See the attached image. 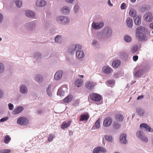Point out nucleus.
<instances>
[{"label": "nucleus", "instance_id": "f257e3e1", "mask_svg": "<svg viewBox=\"0 0 153 153\" xmlns=\"http://www.w3.org/2000/svg\"><path fill=\"white\" fill-rule=\"evenodd\" d=\"M82 48V46L79 45H74L72 46L70 50L71 54H74L76 51H77L76 56L79 58H82L84 56V52L81 51H79Z\"/></svg>", "mask_w": 153, "mask_h": 153}, {"label": "nucleus", "instance_id": "f03ea898", "mask_svg": "<svg viewBox=\"0 0 153 153\" xmlns=\"http://www.w3.org/2000/svg\"><path fill=\"white\" fill-rule=\"evenodd\" d=\"M146 28L142 26L138 27L136 29V36L138 38V40L141 41L147 39V37L143 33V32L146 31Z\"/></svg>", "mask_w": 153, "mask_h": 153}, {"label": "nucleus", "instance_id": "7ed1b4c3", "mask_svg": "<svg viewBox=\"0 0 153 153\" xmlns=\"http://www.w3.org/2000/svg\"><path fill=\"white\" fill-rule=\"evenodd\" d=\"M17 123L21 125H25L28 123V120L26 117H22L19 118L17 121Z\"/></svg>", "mask_w": 153, "mask_h": 153}, {"label": "nucleus", "instance_id": "20e7f679", "mask_svg": "<svg viewBox=\"0 0 153 153\" xmlns=\"http://www.w3.org/2000/svg\"><path fill=\"white\" fill-rule=\"evenodd\" d=\"M90 98L92 100L98 102L101 100V97L97 93H92L90 94Z\"/></svg>", "mask_w": 153, "mask_h": 153}, {"label": "nucleus", "instance_id": "39448f33", "mask_svg": "<svg viewBox=\"0 0 153 153\" xmlns=\"http://www.w3.org/2000/svg\"><path fill=\"white\" fill-rule=\"evenodd\" d=\"M144 20L147 22H150L152 20L153 16L152 13L149 12L146 13L144 16Z\"/></svg>", "mask_w": 153, "mask_h": 153}, {"label": "nucleus", "instance_id": "423d86ee", "mask_svg": "<svg viewBox=\"0 0 153 153\" xmlns=\"http://www.w3.org/2000/svg\"><path fill=\"white\" fill-rule=\"evenodd\" d=\"M112 122V120L111 118L109 117H107L103 121V125L105 127H108L111 125Z\"/></svg>", "mask_w": 153, "mask_h": 153}, {"label": "nucleus", "instance_id": "0eeeda50", "mask_svg": "<svg viewBox=\"0 0 153 153\" xmlns=\"http://www.w3.org/2000/svg\"><path fill=\"white\" fill-rule=\"evenodd\" d=\"M104 25L103 22L100 23L93 22L92 25V27L95 30H98L102 28Z\"/></svg>", "mask_w": 153, "mask_h": 153}, {"label": "nucleus", "instance_id": "6e6552de", "mask_svg": "<svg viewBox=\"0 0 153 153\" xmlns=\"http://www.w3.org/2000/svg\"><path fill=\"white\" fill-rule=\"evenodd\" d=\"M143 133L140 131H137L136 134L137 137L140 138L143 141L147 142L148 141L147 138L143 134Z\"/></svg>", "mask_w": 153, "mask_h": 153}, {"label": "nucleus", "instance_id": "1a4fd4ad", "mask_svg": "<svg viewBox=\"0 0 153 153\" xmlns=\"http://www.w3.org/2000/svg\"><path fill=\"white\" fill-rule=\"evenodd\" d=\"M106 152V150L104 148L101 147H99L95 148L93 151V153H99L100 152Z\"/></svg>", "mask_w": 153, "mask_h": 153}, {"label": "nucleus", "instance_id": "9d476101", "mask_svg": "<svg viewBox=\"0 0 153 153\" xmlns=\"http://www.w3.org/2000/svg\"><path fill=\"white\" fill-rule=\"evenodd\" d=\"M96 84L92 82H87L85 84V87L90 90L92 89L95 85Z\"/></svg>", "mask_w": 153, "mask_h": 153}, {"label": "nucleus", "instance_id": "9b49d317", "mask_svg": "<svg viewBox=\"0 0 153 153\" xmlns=\"http://www.w3.org/2000/svg\"><path fill=\"white\" fill-rule=\"evenodd\" d=\"M140 127L144 128L149 132H152L153 129L146 124L143 123L140 125Z\"/></svg>", "mask_w": 153, "mask_h": 153}, {"label": "nucleus", "instance_id": "f8f14e48", "mask_svg": "<svg viewBox=\"0 0 153 153\" xmlns=\"http://www.w3.org/2000/svg\"><path fill=\"white\" fill-rule=\"evenodd\" d=\"M102 70L105 73L109 74L111 72L112 69L108 66H105L103 68Z\"/></svg>", "mask_w": 153, "mask_h": 153}, {"label": "nucleus", "instance_id": "ddd939ff", "mask_svg": "<svg viewBox=\"0 0 153 153\" xmlns=\"http://www.w3.org/2000/svg\"><path fill=\"white\" fill-rule=\"evenodd\" d=\"M115 119L119 122H122L124 119V116L123 115L117 113L115 115Z\"/></svg>", "mask_w": 153, "mask_h": 153}, {"label": "nucleus", "instance_id": "4468645a", "mask_svg": "<svg viewBox=\"0 0 153 153\" xmlns=\"http://www.w3.org/2000/svg\"><path fill=\"white\" fill-rule=\"evenodd\" d=\"M63 72L62 71H58L55 74L54 76V79L56 80L59 79L62 77Z\"/></svg>", "mask_w": 153, "mask_h": 153}, {"label": "nucleus", "instance_id": "2eb2a0df", "mask_svg": "<svg viewBox=\"0 0 153 153\" xmlns=\"http://www.w3.org/2000/svg\"><path fill=\"white\" fill-rule=\"evenodd\" d=\"M126 21L128 27L129 28H132L133 24L132 19L130 18H128Z\"/></svg>", "mask_w": 153, "mask_h": 153}, {"label": "nucleus", "instance_id": "dca6fc26", "mask_svg": "<svg viewBox=\"0 0 153 153\" xmlns=\"http://www.w3.org/2000/svg\"><path fill=\"white\" fill-rule=\"evenodd\" d=\"M24 109L23 107L19 106L17 108H15L13 111V114H18L21 112Z\"/></svg>", "mask_w": 153, "mask_h": 153}, {"label": "nucleus", "instance_id": "f3484780", "mask_svg": "<svg viewBox=\"0 0 153 153\" xmlns=\"http://www.w3.org/2000/svg\"><path fill=\"white\" fill-rule=\"evenodd\" d=\"M126 135L125 134H122L120 136V140L121 143L126 144L127 143L126 138Z\"/></svg>", "mask_w": 153, "mask_h": 153}, {"label": "nucleus", "instance_id": "a211bd4d", "mask_svg": "<svg viewBox=\"0 0 153 153\" xmlns=\"http://www.w3.org/2000/svg\"><path fill=\"white\" fill-rule=\"evenodd\" d=\"M73 96L71 95H69L63 100V102L65 103H69L72 100Z\"/></svg>", "mask_w": 153, "mask_h": 153}, {"label": "nucleus", "instance_id": "6ab92c4d", "mask_svg": "<svg viewBox=\"0 0 153 153\" xmlns=\"http://www.w3.org/2000/svg\"><path fill=\"white\" fill-rule=\"evenodd\" d=\"M120 62L118 60H114L112 63V67L114 68H118L120 64Z\"/></svg>", "mask_w": 153, "mask_h": 153}, {"label": "nucleus", "instance_id": "aec40b11", "mask_svg": "<svg viewBox=\"0 0 153 153\" xmlns=\"http://www.w3.org/2000/svg\"><path fill=\"white\" fill-rule=\"evenodd\" d=\"M46 4V2L43 0H38L36 2L37 6L38 7H43Z\"/></svg>", "mask_w": 153, "mask_h": 153}, {"label": "nucleus", "instance_id": "412c9836", "mask_svg": "<svg viewBox=\"0 0 153 153\" xmlns=\"http://www.w3.org/2000/svg\"><path fill=\"white\" fill-rule=\"evenodd\" d=\"M100 119H98L96 121L95 124L93 126L92 129L94 130L97 129L99 128L100 126Z\"/></svg>", "mask_w": 153, "mask_h": 153}, {"label": "nucleus", "instance_id": "4be33fe9", "mask_svg": "<svg viewBox=\"0 0 153 153\" xmlns=\"http://www.w3.org/2000/svg\"><path fill=\"white\" fill-rule=\"evenodd\" d=\"M20 92L23 94H25L27 92V87L25 85H22L20 88Z\"/></svg>", "mask_w": 153, "mask_h": 153}, {"label": "nucleus", "instance_id": "5701e85b", "mask_svg": "<svg viewBox=\"0 0 153 153\" xmlns=\"http://www.w3.org/2000/svg\"><path fill=\"white\" fill-rule=\"evenodd\" d=\"M141 16H137L134 19V22L135 24L139 25L141 23Z\"/></svg>", "mask_w": 153, "mask_h": 153}, {"label": "nucleus", "instance_id": "b1692460", "mask_svg": "<svg viewBox=\"0 0 153 153\" xmlns=\"http://www.w3.org/2000/svg\"><path fill=\"white\" fill-rule=\"evenodd\" d=\"M26 16L29 17H34L35 16V14L33 11L30 10H27L25 12Z\"/></svg>", "mask_w": 153, "mask_h": 153}, {"label": "nucleus", "instance_id": "393cba45", "mask_svg": "<svg viewBox=\"0 0 153 153\" xmlns=\"http://www.w3.org/2000/svg\"><path fill=\"white\" fill-rule=\"evenodd\" d=\"M145 71L143 70H140L137 71L135 74L134 76L136 77H139L143 75Z\"/></svg>", "mask_w": 153, "mask_h": 153}, {"label": "nucleus", "instance_id": "a878e982", "mask_svg": "<svg viewBox=\"0 0 153 153\" xmlns=\"http://www.w3.org/2000/svg\"><path fill=\"white\" fill-rule=\"evenodd\" d=\"M71 123V120L68 121L67 123L63 122V124L61 126V128L62 129L66 128L70 126Z\"/></svg>", "mask_w": 153, "mask_h": 153}, {"label": "nucleus", "instance_id": "bb28decb", "mask_svg": "<svg viewBox=\"0 0 153 153\" xmlns=\"http://www.w3.org/2000/svg\"><path fill=\"white\" fill-rule=\"evenodd\" d=\"M89 118V116L88 114H82L79 118L80 121H83L88 120Z\"/></svg>", "mask_w": 153, "mask_h": 153}, {"label": "nucleus", "instance_id": "cd10ccee", "mask_svg": "<svg viewBox=\"0 0 153 153\" xmlns=\"http://www.w3.org/2000/svg\"><path fill=\"white\" fill-rule=\"evenodd\" d=\"M61 12L65 14L69 13H70V10L69 8L67 6L63 7L61 10Z\"/></svg>", "mask_w": 153, "mask_h": 153}, {"label": "nucleus", "instance_id": "c85d7f7f", "mask_svg": "<svg viewBox=\"0 0 153 153\" xmlns=\"http://www.w3.org/2000/svg\"><path fill=\"white\" fill-rule=\"evenodd\" d=\"M83 82V80L81 79H78L76 80L75 82V84L76 86L79 87L81 86Z\"/></svg>", "mask_w": 153, "mask_h": 153}, {"label": "nucleus", "instance_id": "c756f323", "mask_svg": "<svg viewBox=\"0 0 153 153\" xmlns=\"http://www.w3.org/2000/svg\"><path fill=\"white\" fill-rule=\"evenodd\" d=\"M129 14L131 17H134L136 16L137 13L133 9H131L129 11Z\"/></svg>", "mask_w": 153, "mask_h": 153}, {"label": "nucleus", "instance_id": "7c9ffc66", "mask_svg": "<svg viewBox=\"0 0 153 153\" xmlns=\"http://www.w3.org/2000/svg\"><path fill=\"white\" fill-rule=\"evenodd\" d=\"M35 79L37 82L39 83L43 80V78L42 75L38 74L36 76Z\"/></svg>", "mask_w": 153, "mask_h": 153}, {"label": "nucleus", "instance_id": "2f4dec72", "mask_svg": "<svg viewBox=\"0 0 153 153\" xmlns=\"http://www.w3.org/2000/svg\"><path fill=\"white\" fill-rule=\"evenodd\" d=\"M11 140V138L9 135H6L4 137V143L6 144H8L10 141Z\"/></svg>", "mask_w": 153, "mask_h": 153}, {"label": "nucleus", "instance_id": "473e14b6", "mask_svg": "<svg viewBox=\"0 0 153 153\" xmlns=\"http://www.w3.org/2000/svg\"><path fill=\"white\" fill-rule=\"evenodd\" d=\"M137 45H134L131 48V52L132 53H134L137 51Z\"/></svg>", "mask_w": 153, "mask_h": 153}, {"label": "nucleus", "instance_id": "72a5a7b5", "mask_svg": "<svg viewBox=\"0 0 153 153\" xmlns=\"http://www.w3.org/2000/svg\"><path fill=\"white\" fill-rule=\"evenodd\" d=\"M69 22V19L67 17H64L63 19L62 22H61V24H65L68 23Z\"/></svg>", "mask_w": 153, "mask_h": 153}, {"label": "nucleus", "instance_id": "f704fd0d", "mask_svg": "<svg viewBox=\"0 0 153 153\" xmlns=\"http://www.w3.org/2000/svg\"><path fill=\"white\" fill-rule=\"evenodd\" d=\"M124 39L126 42H130L131 40V37L128 35L125 36L124 37Z\"/></svg>", "mask_w": 153, "mask_h": 153}, {"label": "nucleus", "instance_id": "c9c22d12", "mask_svg": "<svg viewBox=\"0 0 153 153\" xmlns=\"http://www.w3.org/2000/svg\"><path fill=\"white\" fill-rule=\"evenodd\" d=\"M16 5L18 7H21L22 4L21 1L19 0H16Z\"/></svg>", "mask_w": 153, "mask_h": 153}, {"label": "nucleus", "instance_id": "e433bc0d", "mask_svg": "<svg viewBox=\"0 0 153 153\" xmlns=\"http://www.w3.org/2000/svg\"><path fill=\"white\" fill-rule=\"evenodd\" d=\"M136 111L137 113L140 116H142L143 115L144 112L143 110L140 108H137L136 110Z\"/></svg>", "mask_w": 153, "mask_h": 153}, {"label": "nucleus", "instance_id": "4c0bfd02", "mask_svg": "<svg viewBox=\"0 0 153 153\" xmlns=\"http://www.w3.org/2000/svg\"><path fill=\"white\" fill-rule=\"evenodd\" d=\"M10 152V150L9 149H2L0 150V153H9Z\"/></svg>", "mask_w": 153, "mask_h": 153}, {"label": "nucleus", "instance_id": "58836bf2", "mask_svg": "<svg viewBox=\"0 0 153 153\" xmlns=\"http://www.w3.org/2000/svg\"><path fill=\"white\" fill-rule=\"evenodd\" d=\"M61 37L60 35H58L55 38V41L56 42H58L59 41L61 40Z\"/></svg>", "mask_w": 153, "mask_h": 153}, {"label": "nucleus", "instance_id": "ea45409f", "mask_svg": "<svg viewBox=\"0 0 153 153\" xmlns=\"http://www.w3.org/2000/svg\"><path fill=\"white\" fill-rule=\"evenodd\" d=\"M51 86H49L47 88V94L49 96H51V93L50 92V90L51 89Z\"/></svg>", "mask_w": 153, "mask_h": 153}, {"label": "nucleus", "instance_id": "a19ab883", "mask_svg": "<svg viewBox=\"0 0 153 153\" xmlns=\"http://www.w3.org/2000/svg\"><path fill=\"white\" fill-rule=\"evenodd\" d=\"M105 138L106 140L109 141H111L112 140V137L111 136L106 135L105 136Z\"/></svg>", "mask_w": 153, "mask_h": 153}, {"label": "nucleus", "instance_id": "79ce46f5", "mask_svg": "<svg viewBox=\"0 0 153 153\" xmlns=\"http://www.w3.org/2000/svg\"><path fill=\"white\" fill-rule=\"evenodd\" d=\"M63 18L64 17L62 16H60L57 18V21L59 23L61 24V22H62V21H63Z\"/></svg>", "mask_w": 153, "mask_h": 153}, {"label": "nucleus", "instance_id": "37998d69", "mask_svg": "<svg viewBox=\"0 0 153 153\" xmlns=\"http://www.w3.org/2000/svg\"><path fill=\"white\" fill-rule=\"evenodd\" d=\"M120 125L119 123H114L113 124V127L114 129H117L120 128Z\"/></svg>", "mask_w": 153, "mask_h": 153}, {"label": "nucleus", "instance_id": "c03bdc74", "mask_svg": "<svg viewBox=\"0 0 153 153\" xmlns=\"http://www.w3.org/2000/svg\"><path fill=\"white\" fill-rule=\"evenodd\" d=\"M4 68L3 65L1 63H0V73L3 72L4 70Z\"/></svg>", "mask_w": 153, "mask_h": 153}, {"label": "nucleus", "instance_id": "a18cd8bd", "mask_svg": "<svg viewBox=\"0 0 153 153\" xmlns=\"http://www.w3.org/2000/svg\"><path fill=\"white\" fill-rule=\"evenodd\" d=\"M8 106L10 110H13V109L14 106L13 104H12L9 103L8 105Z\"/></svg>", "mask_w": 153, "mask_h": 153}, {"label": "nucleus", "instance_id": "49530a36", "mask_svg": "<svg viewBox=\"0 0 153 153\" xmlns=\"http://www.w3.org/2000/svg\"><path fill=\"white\" fill-rule=\"evenodd\" d=\"M121 8L122 10H124L126 7V5L125 3H123L121 5Z\"/></svg>", "mask_w": 153, "mask_h": 153}, {"label": "nucleus", "instance_id": "de8ad7c7", "mask_svg": "<svg viewBox=\"0 0 153 153\" xmlns=\"http://www.w3.org/2000/svg\"><path fill=\"white\" fill-rule=\"evenodd\" d=\"M54 136L52 134H50V136L48 137V141H51L54 138Z\"/></svg>", "mask_w": 153, "mask_h": 153}, {"label": "nucleus", "instance_id": "09e8293b", "mask_svg": "<svg viewBox=\"0 0 153 153\" xmlns=\"http://www.w3.org/2000/svg\"><path fill=\"white\" fill-rule=\"evenodd\" d=\"M8 117H6L4 118H2L0 120V121L1 122H4L8 120Z\"/></svg>", "mask_w": 153, "mask_h": 153}, {"label": "nucleus", "instance_id": "8fccbe9b", "mask_svg": "<svg viewBox=\"0 0 153 153\" xmlns=\"http://www.w3.org/2000/svg\"><path fill=\"white\" fill-rule=\"evenodd\" d=\"M79 6L78 5L76 4L74 7V11L75 12H77L79 9Z\"/></svg>", "mask_w": 153, "mask_h": 153}, {"label": "nucleus", "instance_id": "3c124183", "mask_svg": "<svg viewBox=\"0 0 153 153\" xmlns=\"http://www.w3.org/2000/svg\"><path fill=\"white\" fill-rule=\"evenodd\" d=\"M107 82L109 84L113 85L114 83L115 82L114 80H109L107 81Z\"/></svg>", "mask_w": 153, "mask_h": 153}, {"label": "nucleus", "instance_id": "603ef678", "mask_svg": "<svg viewBox=\"0 0 153 153\" xmlns=\"http://www.w3.org/2000/svg\"><path fill=\"white\" fill-rule=\"evenodd\" d=\"M133 60L134 61H137V59H138V56L137 55L134 56H133Z\"/></svg>", "mask_w": 153, "mask_h": 153}, {"label": "nucleus", "instance_id": "864d4df0", "mask_svg": "<svg viewBox=\"0 0 153 153\" xmlns=\"http://www.w3.org/2000/svg\"><path fill=\"white\" fill-rule=\"evenodd\" d=\"M3 16L2 14L0 13V23L3 21Z\"/></svg>", "mask_w": 153, "mask_h": 153}, {"label": "nucleus", "instance_id": "5fc2aeb1", "mask_svg": "<svg viewBox=\"0 0 153 153\" xmlns=\"http://www.w3.org/2000/svg\"><path fill=\"white\" fill-rule=\"evenodd\" d=\"M143 98V95H140V96H138L137 98V100H139L141 99H142Z\"/></svg>", "mask_w": 153, "mask_h": 153}, {"label": "nucleus", "instance_id": "6e6d98bb", "mask_svg": "<svg viewBox=\"0 0 153 153\" xmlns=\"http://www.w3.org/2000/svg\"><path fill=\"white\" fill-rule=\"evenodd\" d=\"M108 5L110 7H112L113 6V4H112L110 0H108Z\"/></svg>", "mask_w": 153, "mask_h": 153}, {"label": "nucleus", "instance_id": "4d7b16f0", "mask_svg": "<svg viewBox=\"0 0 153 153\" xmlns=\"http://www.w3.org/2000/svg\"><path fill=\"white\" fill-rule=\"evenodd\" d=\"M3 95V93L2 91L0 89V98L2 97V95Z\"/></svg>", "mask_w": 153, "mask_h": 153}, {"label": "nucleus", "instance_id": "13d9d810", "mask_svg": "<svg viewBox=\"0 0 153 153\" xmlns=\"http://www.w3.org/2000/svg\"><path fill=\"white\" fill-rule=\"evenodd\" d=\"M74 0H66V1L67 2L71 3H72Z\"/></svg>", "mask_w": 153, "mask_h": 153}, {"label": "nucleus", "instance_id": "bf43d9fd", "mask_svg": "<svg viewBox=\"0 0 153 153\" xmlns=\"http://www.w3.org/2000/svg\"><path fill=\"white\" fill-rule=\"evenodd\" d=\"M42 113V110H39L38 111V113L39 114H41Z\"/></svg>", "mask_w": 153, "mask_h": 153}, {"label": "nucleus", "instance_id": "052dcab7", "mask_svg": "<svg viewBox=\"0 0 153 153\" xmlns=\"http://www.w3.org/2000/svg\"><path fill=\"white\" fill-rule=\"evenodd\" d=\"M108 33H109L110 34H111L112 33L111 30L110 29L108 30Z\"/></svg>", "mask_w": 153, "mask_h": 153}, {"label": "nucleus", "instance_id": "680f3d73", "mask_svg": "<svg viewBox=\"0 0 153 153\" xmlns=\"http://www.w3.org/2000/svg\"><path fill=\"white\" fill-rule=\"evenodd\" d=\"M150 27L153 29V23H151L150 25Z\"/></svg>", "mask_w": 153, "mask_h": 153}, {"label": "nucleus", "instance_id": "e2e57ef3", "mask_svg": "<svg viewBox=\"0 0 153 153\" xmlns=\"http://www.w3.org/2000/svg\"><path fill=\"white\" fill-rule=\"evenodd\" d=\"M96 43V42L95 41H94L92 42V44L93 45H94Z\"/></svg>", "mask_w": 153, "mask_h": 153}, {"label": "nucleus", "instance_id": "0e129e2a", "mask_svg": "<svg viewBox=\"0 0 153 153\" xmlns=\"http://www.w3.org/2000/svg\"><path fill=\"white\" fill-rule=\"evenodd\" d=\"M132 2H134L136 0H130Z\"/></svg>", "mask_w": 153, "mask_h": 153}, {"label": "nucleus", "instance_id": "69168bd1", "mask_svg": "<svg viewBox=\"0 0 153 153\" xmlns=\"http://www.w3.org/2000/svg\"><path fill=\"white\" fill-rule=\"evenodd\" d=\"M79 76L80 77H81V78H83V77H84L83 76V75H79Z\"/></svg>", "mask_w": 153, "mask_h": 153}, {"label": "nucleus", "instance_id": "338daca9", "mask_svg": "<svg viewBox=\"0 0 153 153\" xmlns=\"http://www.w3.org/2000/svg\"><path fill=\"white\" fill-rule=\"evenodd\" d=\"M60 93V90H59L58 92H57V94H58L59 93Z\"/></svg>", "mask_w": 153, "mask_h": 153}, {"label": "nucleus", "instance_id": "774afa93", "mask_svg": "<svg viewBox=\"0 0 153 153\" xmlns=\"http://www.w3.org/2000/svg\"><path fill=\"white\" fill-rule=\"evenodd\" d=\"M31 25H32V26H35V25L34 24H32Z\"/></svg>", "mask_w": 153, "mask_h": 153}]
</instances>
